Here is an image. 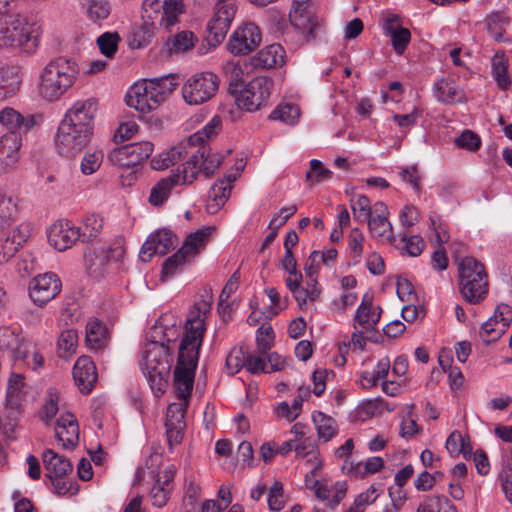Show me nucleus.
<instances>
[{"label":"nucleus","mask_w":512,"mask_h":512,"mask_svg":"<svg viewBox=\"0 0 512 512\" xmlns=\"http://www.w3.org/2000/svg\"><path fill=\"white\" fill-rule=\"evenodd\" d=\"M446 449L451 455H466L470 452V447L464 436L458 430H454L446 440Z\"/></svg>","instance_id":"obj_61"},{"label":"nucleus","mask_w":512,"mask_h":512,"mask_svg":"<svg viewBox=\"0 0 512 512\" xmlns=\"http://www.w3.org/2000/svg\"><path fill=\"white\" fill-rule=\"evenodd\" d=\"M222 156L219 153L212 152L211 148L205 145L194 153L188 161L182 165V173L184 181L192 183L199 172H202L206 177H210L220 167L222 163Z\"/></svg>","instance_id":"obj_11"},{"label":"nucleus","mask_w":512,"mask_h":512,"mask_svg":"<svg viewBox=\"0 0 512 512\" xmlns=\"http://www.w3.org/2000/svg\"><path fill=\"white\" fill-rule=\"evenodd\" d=\"M302 279L303 276L301 272H293L291 275H288L285 280L287 288L291 291L301 309H303L308 302L316 301L321 293L317 281H306V286L302 287Z\"/></svg>","instance_id":"obj_25"},{"label":"nucleus","mask_w":512,"mask_h":512,"mask_svg":"<svg viewBox=\"0 0 512 512\" xmlns=\"http://www.w3.org/2000/svg\"><path fill=\"white\" fill-rule=\"evenodd\" d=\"M86 13L94 23L105 20L110 14V6L106 0H87Z\"/></svg>","instance_id":"obj_58"},{"label":"nucleus","mask_w":512,"mask_h":512,"mask_svg":"<svg viewBox=\"0 0 512 512\" xmlns=\"http://www.w3.org/2000/svg\"><path fill=\"white\" fill-rule=\"evenodd\" d=\"M107 330L97 319H90L86 325V342L91 349L98 350L104 346Z\"/></svg>","instance_id":"obj_43"},{"label":"nucleus","mask_w":512,"mask_h":512,"mask_svg":"<svg viewBox=\"0 0 512 512\" xmlns=\"http://www.w3.org/2000/svg\"><path fill=\"white\" fill-rule=\"evenodd\" d=\"M142 7L144 19L151 20V25L154 20H158L159 25L166 30L179 22V16L185 9L183 0H144Z\"/></svg>","instance_id":"obj_10"},{"label":"nucleus","mask_w":512,"mask_h":512,"mask_svg":"<svg viewBox=\"0 0 512 512\" xmlns=\"http://www.w3.org/2000/svg\"><path fill=\"white\" fill-rule=\"evenodd\" d=\"M294 451L296 453V457L304 458L310 456L307 461L308 464H311V474L314 476L316 472L321 469L322 461L320 459V453L315 445L310 441V439L305 438L302 441L296 442Z\"/></svg>","instance_id":"obj_40"},{"label":"nucleus","mask_w":512,"mask_h":512,"mask_svg":"<svg viewBox=\"0 0 512 512\" xmlns=\"http://www.w3.org/2000/svg\"><path fill=\"white\" fill-rule=\"evenodd\" d=\"M213 230L206 227L188 234L179 249L193 262L208 244Z\"/></svg>","instance_id":"obj_33"},{"label":"nucleus","mask_w":512,"mask_h":512,"mask_svg":"<svg viewBox=\"0 0 512 512\" xmlns=\"http://www.w3.org/2000/svg\"><path fill=\"white\" fill-rule=\"evenodd\" d=\"M78 333L75 329H66L61 332L57 341V352L61 358L71 357L77 349Z\"/></svg>","instance_id":"obj_45"},{"label":"nucleus","mask_w":512,"mask_h":512,"mask_svg":"<svg viewBox=\"0 0 512 512\" xmlns=\"http://www.w3.org/2000/svg\"><path fill=\"white\" fill-rule=\"evenodd\" d=\"M286 53L280 44H271L261 49L250 59L254 68L272 69L285 64Z\"/></svg>","instance_id":"obj_30"},{"label":"nucleus","mask_w":512,"mask_h":512,"mask_svg":"<svg viewBox=\"0 0 512 512\" xmlns=\"http://www.w3.org/2000/svg\"><path fill=\"white\" fill-rule=\"evenodd\" d=\"M21 415V402L5 399V403L0 408V429L7 436L12 434L19 423Z\"/></svg>","instance_id":"obj_36"},{"label":"nucleus","mask_w":512,"mask_h":512,"mask_svg":"<svg viewBox=\"0 0 512 512\" xmlns=\"http://www.w3.org/2000/svg\"><path fill=\"white\" fill-rule=\"evenodd\" d=\"M512 321V308L507 304H500L496 311L482 324L480 337L486 343L498 340L506 331Z\"/></svg>","instance_id":"obj_22"},{"label":"nucleus","mask_w":512,"mask_h":512,"mask_svg":"<svg viewBox=\"0 0 512 512\" xmlns=\"http://www.w3.org/2000/svg\"><path fill=\"white\" fill-rule=\"evenodd\" d=\"M60 278L52 272H46L33 278L29 284V297L39 307L54 299L61 291Z\"/></svg>","instance_id":"obj_16"},{"label":"nucleus","mask_w":512,"mask_h":512,"mask_svg":"<svg viewBox=\"0 0 512 512\" xmlns=\"http://www.w3.org/2000/svg\"><path fill=\"white\" fill-rule=\"evenodd\" d=\"M274 332L269 324H262L256 333L257 351L265 354L274 344Z\"/></svg>","instance_id":"obj_63"},{"label":"nucleus","mask_w":512,"mask_h":512,"mask_svg":"<svg viewBox=\"0 0 512 512\" xmlns=\"http://www.w3.org/2000/svg\"><path fill=\"white\" fill-rule=\"evenodd\" d=\"M176 83L165 77L135 83L126 95L128 106L147 113L156 109L175 90Z\"/></svg>","instance_id":"obj_4"},{"label":"nucleus","mask_w":512,"mask_h":512,"mask_svg":"<svg viewBox=\"0 0 512 512\" xmlns=\"http://www.w3.org/2000/svg\"><path fill=\"white\" fill-rule=\"evenodd\" d=\"M350 206L356 220L365 222L374 212L370 200L365 195H358L350 200Z\"/></svg>","instance_id":"obj_56"},{"label":"nucleus","mask_w":512,"mask_h":512,"mask_svg":"<svg viewBox=\"0 0 512 512\" xmlns=\"http://www.w3.org/2000/svg\"><path fill=\"white\" fill-rule=\"evenodd\" d=\"M48 241L58 251L71 248L81 238V230L71 221L63 219L53 223L47 232Z\"/></svg>","instance_id":"obj_19"},{"label":"nucleus","mask_w":512,"mask_h":512,"mask_svg":"<svg viewBox=\"0 0 512 512\" xmlns=\"http://www.w3.org/2000/svg\"><path fill=\"white\" fill-rule=\"evenodd\" d=\"M91 133L74 128L71 124L61 122L55 137V144L60 154L74 156L89 142Z\"/></svg>","instance_id":"obj_14"},{"label":"nucleus","mask_w":512,"mask_h":512,"mask_svg":"<svg viewBox=\"0 0 512 512\" xmlns=\"http://www.w3.org/2000/svg\"><path fill=\"white\" fill-rule=\"evenodd\" d=\"M0 124L9 132H19L22 129H29L34 125L32 115L23 116L20 112L11 107H5L0 111Z\"/></svg>","instance_id":"obj_35"},{"label":"nucleus","mask_w":512,"mask_h":512,"mask_svg":"<svg viewBox=\"0 0 512 512\" xmlns=\"http://www.w3.org/2000/svg\"><path fill=\"white\" fill-rule=\"evenodd\" d=\"M331 176L332 171L325 168L321 161L317 159L310 161V170L306 173V180L310 182L311 185L326 181L330 179Z\"/></svg>","instance_id":"obj_62"},{"label":"nucleus","mask_w":512,"mask_h":512,"mask_svg":"<svg viewBox=\"0 0 512 512\" xmlns=\"http://www.w3.org/2000/svg\"><path fill=\"white\" fill-rule=\"evenodd\" d=\"M237 174H228L211 187L208 195L207 211L214 214L224 206L232 190V183L236 180Z\"/></svg>","instance_id":"obj_31"},{"label":"nucleus","mask_w":512,"mask_h":512,"mask_svg":"<svg viewBox=\"0 0 512 512\" xmlns=\"http://www.w3.org/2000/svg\"><path fill=\"white\" fill-rule=\"evenodd\" d=\"M192 261L180 250L167 258L162 266L161 280L166 281L169 278L182 272L185 265L190 264Z\"/></svg>","instance_id":"obj_42"},{"label":"nucleus","mask_w":512,"mask_h":512,"mask_svg":"<svg viewBox=\"0 0 512 512\" xmlns=\"http://www.w3.org/2000/svg\"><path fill=\"white\" fill-rule=\"evenodd\" d=\"M219 83V77L212 72L196 73L184 83L183 98L190 105L202 104L215 96Z\"/></svg>","instance_id":"obj_9"},{"label":"nucleus","mask_w":512,"mask_h":512,"mask_svg":"<svg viewBox=\"0 0 512 512\" xmlns=\"http://www.w3.org/2000/svg\"><path fill=\"white\" fill-rule=\"evenodd\" d=\"M55 435L63 448H73L79 441V425L71 413L62 414L56 421Z\"/></svg>","instance_id":"obj_28"},{"label":"nucleus","mask_w":512,"mask_h":512,"mask_svg":"<svg viewBox=\"0 0 512 512\" xmlns=\"http://www.w3.org/2000/svg\"><path fill=\"white\" fill-rule=\"evenodd\" d=\"M75 384L83 394H88L97 381V371L94 362L88 356H81L73 367Z\"/></svg>","instance_id":"obj_27"},{"label":"nucleus","mask_w":512,"mask_h":512,"mask_svg":"<svg viewBox=\"0 0 512 512\" xmlns=\"http://www.w3.org/2000/svg\"><path fill=\"white\" fill-rule=\"evenodd\" d=\"M416 512H457V510L448 498L430 496L419 504Z\"/></svg>","instance_id":"obj_49"},{"label":"nucleus","mask_w":512,"mask_h":512,"mask_svg":"<svg viewBox=\"0 0 512 512\" xmlns=\"http://www.w3.org/2000/svg\"><path fill=\"white\" fill-rule=\"evenodd\" d=\"M373 213L365 222L373 237L386 239L390 244L397 246V237L393 234V226L389 221V210L381 201L374 203Z\"/></svg>","instance_id":"obj_20"},{"label":"nucleus","mask_w":512,"mask_h":512,"mask_svg":"<svg viewBox=\"0 0 512 512\" xmlns=\"http://www.w3.org/2000/svg\"><path fill=\"white\" fill-rule=\"evenodd\" d=\"M103 228V219L97 214H90L85 217L81 230L82 241H89L97 237Z\"/></svg>","instance_id":"obj_57"},{"label":"nucleus","mask_w":512,"mask_h":512,"mask_svg":"<svg viewBox=\"0 0 512 512\" xmlns=\"http://www.w3.org/2000/svg\"><path fill=\"white\" fill-rule=\"evenodd\" d=\"M140 367L153 394L156 397L163 395L171 370L169 347L155 339L147 342L143 347Z\"/></svg>","instance_id":"obj_3"},{"label":"nucleus","mask_w":512,"mask_h":512,"mask_svg":"<svg viewBox=\"0 0 512 512\" xmlns=\"http://www.w3.org/2000/svg\"><path fill=\"white\" fill-rule=\"evenodd\" d=\"M245 363L246 353L243 351L242 348L234 347L233 349H231V351L226 357L225 368L227 374H237L242 368H245Z\"/></svg>","instance_id":"obj_60"},{"label":"nucleus","mask_w":512,"mask_h":512,"mask_svg":"<svg viewBox=\"0 0 512 512\" xmlns=\"http://www.w3.org/2000/svg\"><path fill=\"white\" fill-rule=\"evenodd\" d=\"M18 216L17 201L0 191V229H5L14 223Z\"/></svg>","instance_id":"obj_41"},{"label":"nucleus","mask_w":512,"mask_h":512,"mask_svg":"<svg viewBox=\"0 0 512 512\" xmlns=\"http://www.w3.org/2000/svg\"><path fill=\"white\" fill-rule=\"evenodd\" d=\"M19 75L12 70H0V101L13 95L20 86Z\"/></svg>","instance_id":"obj_51"},{"label":"nucleus","mask_w":512,"mask_h":512,"mask_svg":"<svg viewBox=\"0 0 512 512\" xmlns=\"http://www.w3.org/2000/svg\"><path fill=\"white\" fill-rule=\"evenodd\" d=\"M507 68L508 64L504 56L496 54L492 60V73L498 87L502 90H507L511 83Z\"/></svg>","instance_id":"obj_54"},{"label":"nucleus","mask_w":512,"mask_h":512,"mask_svg":"<svg viewBox=\"0 0 512 512\" xmlns=\"http://www.w3.org/2000/svg\"><path fill=\"white\" fill-rule=\"evenodd\" d=\"M43 464L46 470V476L49 479L66 477L72 472L71 462L64 456H60L51 449L43 453Z\"/></svg>","instance_id":"obj_34"},{"label":"nucleus","mask_w":512,"mask_h":512,"mask_svg":"<svg viewBox=\"0 0 512 512\" xmlns=\"http://www.w3.org/2000/svg\"><path fill=\"white\" fill-rule=\"evenodd\" d=\"M153 150L154 145L150 141L131 143L113 149L109 154V160L121 167H133L148 159Z\"/></svg>","instance_id":"obj_15"},{"label":"nucleus","mask_w":512,"mask_h":512,"mask_svg":"<svg viewBox=\"0 0 512 512\" xmlns=\"http://www.w3.org/2000/svg\"><path fill=\"white\" fill-rule=\"evenodd\" d=\"M221 127V119L217 116L213 117L202 129L189 137L188 145H204L203 143L216 135Z\"/></svg>","instance_id":"obj_53"},{"label":"nucleus","mask_w":512,"mask_h":512,"mask_svg":"<svg viewBox=\"0 0 512 512\" xmlns=\"http://www.w3.org/2000/svg\"><path fill=\"white\" fill-rule=\"evenodd\" d=\"M383 465V459L381 457L374 456L368 458L364 465H362V463H357L354 465L352 462H345L342 466V470L358 476L367 473H376L383 467Z\"/></svg>","instance_id":"obj_48"},{"label":"nucleus","mask_w":512,"mask_h":512,"mask_svg":"<svg viewBox=\"0 0 512 512\" xmlns=\"http://www.w3.org/2000/svg\"><path fill=\"white\" fill-rule=\"evenodd\" d=\"M381 313V307L373 305V296L370 293L364 294L353 318L351 342L355 348L364 349L368 339L366 334L376 330Z\"/></svg>","instance_id":"obj_6"},{"label":"nucleus","mask_w":512,"mask_h":512,"mask_svg":"<svg viewBox=\"0 0 512 512\" xmlns=\"http://www.w3.org/2000/svg\"><path fill=\"white\" fill-rule=\"evenodd\" d=\"M312 419L318 437L324 442L329 441L337 433V423L332 417L322 412H315L312 415Z\"/></svg>","instance_id":"obj_44"},{"label":"nucleus","mask_w":512,"mask_h":512,"mask_svg":"<svg viewBox=\"0 0 512 512\" xmlns=\"http://www.w3.org/2000/svg\"><path fill=\"white\" fill-rule=\"evenodd\" d=\"M196 42V37L191 31H182L166 42L169 53H181L191 49Z\"/></svg>","instance_id":"obj_50"},{"label":"nucleus","mask_w":512,"mask_h":512,"mask_svg":"<svg viewBox=\"0 0 512 512\" xmlns=\"http://www.w3.org/2000/svg\"><path fill=\"white\" fill-rule=\"evenodd\" d=\"M273 87L274 82L271 78L254 77L236 94V104L247 112L260 110L268 105Z\"/></svg>","instance_id":"obj_8"},{"label":"nucleus","mask_w":512,"mask_h":512,"mask_svg":"<svg viewBox=\"0 0 512 512\" xmlns=\"http://www.w3.org/2000/svg\"><path fill=\"white\" fill-rule=\"evenodd\" d=\"M236 6L232 2L219 0L215 5L212 18L207 24V40L213 46L219 45L225 38L231 22L236 14Z\"/></svg>","instance_id":"obj_13"},{"label":"nucleus","mask_w":512,"mask_h":512,"mask_svg":"<svg viewBox=\"0 0 512 512\" xmlns=\"http://www.w3.org/2000/svg\"><path fill=\"white\" fill-rule=\"evenodd\" d=\"M498 481L505 498L512 504V453L503 459Z\"/></svg>","instance_id":"obj_52"},{"label":"nucleus","mask_w":512,"mask_h":512,"mask_svg":"<svg viewBox=\"0 0 512 512\" xmlns=\"http://www.w3.org/2000/svg\"><path fill=\"white\" fill-rule=\"evenodd\" d=\"M386 33L391 38L393 48L398 54H402L411 39V33L407 28L399 27L397 19L389 18L384 25Z\"/></svg>","instance_id":"obj_38"},{"label":"nucleus","mask_w":512,"mask_h":512,"mask_svg":"<svg viewBox=\"0 0 512 512\" xmlns=\"http://www.w3.org/2000/svg\"><path fill=\"white\" fill-rule=\"evenodd\" d=\"M25 344L24 339L20 336L19 330L16 327L3 326L0 327V349L7 351L14 358Z\"/></svg>","instance_id":"obj_39"},{"label":"nucleus","mask_w":512,"mask_h":512,"mask_svg":"<svg viewBox=\"0 0 512 512\" xmlns=\"http://www.w3.org/2000/svg\"><path fill=\"white\" fill-rule=\"evenodd\" d=\"M181 184H189L184 181V175L178 168L171 171L168 177L160 179L151 189L149 203L153 206H161L168 199L172 189Z\"/></svg>","instance_id":"obj_29"},{"label":"nucleus","mask_w":512,"mask_h":512,"mask_svg":"<svg viewBox=\"0 0 512 512\" xmlns=\"http://www.w3.org/2000/svg\"><path fill=\"white\" fill-rule=\"evenodd\" d=\"M21 144L20 132H8L0 137V173L16 165Z\"/></svg>","instance_id":"obj_26"},{"label":"nucleus","mask_w":512,"mask_h":512,"mask_svg":"<svg viewBox=\"0 0 512 512\" xmlns=\"http://www.w3.org/2000/svg\"><path fill=\"white\" fill-rule=\"evenodd\" d=\"M79 67L71 58L60 56L50 60L39 76L38 92L41 98L59 100L77 81Z\"/></svg>","instance_id":"obj_2"},{"label":"nucleus","mask_w":512,"mask_h":512,"mask_svg":"<svg viewBox=\"0 0 512 512\" xmlns=\"http://www.w3.org/2000/svg\"><path fill=\"white\" fill-rule=\"evenodd\" d=\"M300 112L297 106L292 104L279 105L271 114L270 119L279 120L286 124H295Z\"/></svg>","instance_id":"obj_59"},{"label":"nucleus","mask_w":512,"mask_h":512,"mask_svg":"<svg viewBox=\"0 0 512 512\" xmlns=\"http://www.w3.org/2000/svg\"><path fill=\"white\" fill-rule=\"evenodd\" d=\"M176 474V467L168 465L160 472L156 473L154 484L150 490V499L153 506L157 508L164 507L173 490V479Z\"/></svg>","instance_id":"obj_24"},{"label":"nucleus","mask_w":512,"mask_h":512,"mask_svg":"<svg viewBox=\"0 0 512 512\" xmlns=\"http://www.w3.org/2000/svg\"><path fill=\"white\" fill-rule=\"evenodd\" d=\"M95 112L96 105L93 100L77 101L66 111L61 122H66L74 128L76 127L92 134Z\"/></svg>","instance_id":"obj_23"},{"label":"nucleus","mask_w":512,"mask_h":512,"mask_svg":"<svg viewBox=\"0 0 512 512\" xmlns=\"http://www.w3.org/2000/svg\"><path fill=\"white\" fill-rule=\"evenodd\" d=\"M15 360L23 361L32 370L41 368L44 364V357L32 343L25 342L22 348L18 350Z\"/></svg>","instance_id":"obj_46"},{"label":"nucleus","mask_w":512,"mask_h":512,"mask_svg":"<svg viewBox=\"0 0 512 512\" xmlns=\"http://www.w3.org/2000/svg\"><path fill=\"white\" fill-rule=\"evenodd\" d=\"M61 393L55 387H50L45 395L44 404L40 412V417L46 423H49L59 410Z\"/></svg>","instance_id":"obj_47"},{"label":"nucleus","mask_w":512,"mask_h":512,"mask_svg":"<svg viewBox=\"0 0 512 512\" xmlns=\"http://www.w3.org/2000/svg\"><path fill=\"white\" fill-rule=\"evenodd\" d=\"M211 310L208 300L197 301L191 308L185 324V333L179 345L177 363L174 368V386L179 402L171 403L166 413V435L172 447L179 444L184 435L185 413L192 394L199 350L206 331L205 320Z\"/></svg>","instance_id":"obj_1"},{"label":"nucleus","mask_w":512,"mask_h":512,"mask_svg":"<svg viewBox=\"0 0 512 512\" xmlns=\"http://www.w3.org/2000/svg\"><path fill=\"white\" fill-rule=\"evenodd\" d=\"M458 272L462 296L473 304L481 301L488 290L484 266L473 257H465L458 264Z\"/></svg>","instance_id":"obj_5"},{"label":"nucleus","mask_w":512,"mask_h":512,"mask_svg":"<svg viewBox=\"0 0 512 512\" xmlns=\"http://www.w3.org/2000/svg\"><path fill=\"white\" fill-rule=\"evenodd\" d=\"M433 95L444 104L461 103L465 100L464 90L449 78H441L434 84Z\"/></svg>","instance_id":"obj_32"},{"label":"nucleus","mask_w":512,"mask_h":512,"mask_svg":"<svg viewBox=\"0 0 512 512\" xmlns=\"http://www.w3.org/2000/svg\"><path fill=\"white\" fill-rule=\"evenodd\" d=\"M177 245V236L168 229H160L149 235L141 247L140 259L144 262L151 260L155 254L164 255Z\"/></svg>","instance_id":"obj_21"},{"label":"nucleus","mask_w":512,"mask_h":512,"mask_svg":"<svg viewBox=\"0 0 512 512\" xmlns=\"http://www.w3.org/2000/svg\"><path fill=\"white\" fill-rule=\"evenodd\" d=\"M96 42L101 54L111 59L118 51L120 36L116 32H105L97 38Z\"/></svg>","instance_id":"obj_55"},{"label":"nucleus","mask_w":512,"mask_h":512,"mask_svg":"<svg viewBox=\"0 0 512 512\" xmlns=\"http://www.w3.org/2000/svg\"><path fill=\"white\" fill-rule=\"evenodd\" d=\"M289 21L308 38H314L315 30L319 27L310 0H293Z\"/></svg>","instance_id":"obj_17"},{"label":"nucleus","mask_w":512,"mask_h":512,"mask_svg":"<svg viewBox=\"0 0 512 512\" xmlns=\"http://www.w3.org/2000/svg\"><path fill=\"white\" fill-rule=\"evenodd\" d=\"M188 155L187 145L184 143L173 146L151 159V167L154 170H164L168 167L182 161Z\"/></svg>","instance_id":"obj_37"},{"label":"nucleus","mask_w":512,"mask_h":512,"mask_svg":"<svg viewBox=\"0 0 512 512\" xmlns=\"http://www.w3.org/2000/svg\"><path fill=\"white\" fill-rule=\"evenodd\" d=\"M365 242V236L363 233L354 228L349 234L348 239V249L350 256L356 261L359 262L363 253V247Z\"/></svg>","instance_id":"obj_64"},{"label":"nucleus","mask_w":512,"mask_h":512,"mask_svg":"<svg viewBox=\"0 0 512 512\" xmlns=\"http://www.w3.org/2000/svg\"><path fill=\"white\" fill-rule=\"evenodd\" d=\"M32 28L22 15H12L0 21V48L21 47L31 50L36 47Z\"/></svg>","instance_id":"obj_7"},{"label":"nucleus","mask_w":512,"mask_h":512,"mask_svg":"<svg viewBox=\"0 0 512 512\" xmlns=\"http://www.w3.org/2000/svg\"><path fill=\"white\" fill-rule=\"evenodd\" d=\"M124 254L125 248L120 244L88 247L84 254L85 268L91 276L100 277L111 262L120 260Z\"/></svg>","instance_id":"obj_12"},{"label":"nucleus","mask_w":512,"mask_h":512,"mask_svg":"<svg viewBox=\"0 0 512 512\" xmlns=\"http://www.w3.org/2000/svg\"><path fill=\"white\" fill-rule=\"evenodd\" d=\"M260 42L261 33L258 26L246 23L234 31L228 43V50L234 55H246L253 51Z\"/></svg>","instance_id":"obj_18"}]
</instances>
